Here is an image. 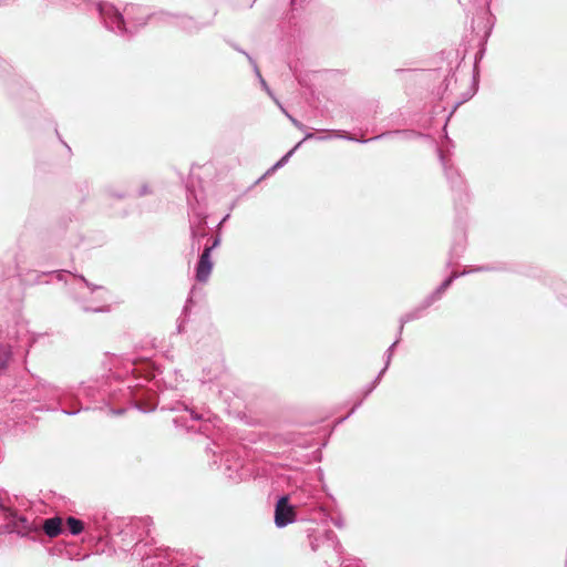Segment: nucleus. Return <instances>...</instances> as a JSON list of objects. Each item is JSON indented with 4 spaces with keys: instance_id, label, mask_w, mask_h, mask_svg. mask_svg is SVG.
Wrapping results in <instances>:
<instances>
[{
    "instance_id": "obj_1",
    "label": "nucleus",
    "mask_w": 567,
    "mask_h": 567,
    "mask_svg": "<svg viewBox=\"0 0 567 567\" xmlns=\"http://www.w3.org/2000/svg\"><path fill=\"white\" fill-rule=\"evenodd\" d=\"M96 532L101 538L103 534L109 537L110 543L123 551L135 547L137 555L142 557L143 567H198L197 564L188 561V557L184 551L171 550L169 548H156L153 554L142 551L143 546L140 545L141 537L150 535L153 524L151 517L131 518H113L107 522L105 515L101 520L95 517Z\"/></svg>"
},
{
    "instance_id": "obj_2",
    "label": "nucleus",
    "mask_w": 567,
    "mask_h": 567,
    "mask_svg": "<svg viewBox=\"0 0 567 567\" xmlns=\"http://www.w3.org/2000/svg\"><path fill=\"white\" fill-rule=\"evenodd\" d=\"M95 9L107 30L121 37H132V29L127 27V22L124 20L123 14L113 4L97 2L95 3Z\"/></svg>"
},
{
    "instance_id": "obj_3",
    "label": "nucleus",
    "mask_w": 567,
    "mask_h": 567,
    "mask_svg": "<svg viewBox=\"0 0 567 567\" xmlns=\"http://www.w3.org/2000/svg\"><path fill=\"white\" fill-rule=\"evenodd\" d=\"M296 520L295 507L289 503V496L282 495L277 499L275 506V525L284 528Z\"/></svg>"
},
{
    "instance_id": "obj_4",
    "label": "nucleus",
    "mask_w": 567,
    "mask_h": 567,
    "mask_svg": "<svg viewBox=\"0 0 567 567\" xmlns=\"http://www.w3.org/2000/svg\"><path fill=\"white\" fill-rule=\"evenodd\" d=\"M342 138L349 140V141H357L360 143H368L370 141L381 140L384 137H399L401 140H413L422 136L420 133L413 131V130H396V131H390L382 134H379L372 138L369 140H357L353 136L349 135L348 133H343L339 135Z\"/></svg>"
},
{
    "instance_id": "obj_5",
    "label": "nucleus",
    "mask_w": 567,
    "mask_h": 567,
    "mask_svg": "<svg viewBox=\"0 0 567 567\" xmlns=\"http://www.w3.org/2000/svg\"><path fill=\"white\" fill-rule=\"evenodd\" d=\"M167 23L184 30L187 33H193L200 30L204 24H198L193 18L181 14H164Z\"/></svg>"
},
{
    "instance_id": "obj_6",
    "label": "nucleus",
    "mask_w": 567,
    "mask_h": 567,
    "mask_svg": "<svg viewBox=\"0 0 567 567\" xmlns=\"http://www.w3.org/2000/svg\"><path fill=\"white\" fill-rule=\"evenodd\" d=\"M213 269L210 248H204L196 265V280L206 282Z\"/></svg>"
},
{
    "instance_id": "obj_7",
    "label": "nucleus",
    "mask_w": 567,
    "mask_h": 567,
    "mask_svg": "<svg viewBox=\"0 0 567 567\" xmlns=\"http://www.w3.org/2000/svg\"><path fill=\"white\" fill-rule=\"evenodd\" d=\"M470 271L452 272L429 297L422 302V308L427 309L433 302L439 300L444 291L452 285V282L462 275H466Z\"/></svg>"
},
{
    "instance_id": "obj_8",
    "label": "nucleus",
    "mask_w": 567,
    "mask_h": 567,
    "mask_svg": "<svg viewBox=\"0 0 567 567\" xmlns=\"http://www.w3.org/2000/svg\"><path fill=\"white\" fill-rule=\"evenodd\" d=\"M440 161L442 163V166L444 168L445 176L451 184V187L454 189H458L460 192L464 189V182L461 175L458 174L457 169H455L452 165L449 164V162L445 159V156L443 155L441 150H437Z\"/></svg>"
},
{
    "instance_id": "obj_9",
    "label": "nucleus",
    "mask_w": 567,
    "mask_h": 567,
    "mask_svg": "<svg viewBox=\"0 0 567 567\" xmlns=\"http://www.w3.org/2000/svg\"><path fill=\"white\" fill-rule=\"evenodd\" d=\"M39 527L40 530L42 529L48 537L54 538L62 533V519L58 516L47 518Z\"/></svg>"
},
{
    "instance_id": "obj_10",
    "label": "nucleus",
    "mask_w": 567,
    "mask_h": 567,
    "mask_svg": "<svg viewBox=\"0 0 567 567\" xmlns=\"http://www.w3.org/2000/svg\"><path fill=\"white\" fill-rule=\"evenodd\" d=\"M245 56L247 58V60L249 61L250 65L252 66L254 69V72L257 76V79L259 80L260 82V85L261 87L267 92V94L280 106L278 100L275 97L272 91L270 90V87L268 86L267 82L265 81V79L262 78L261 73H260V70L257 65V62L256 60L249 54V53H245Z\"/></svg>"
},
{
    "instance_id": "obj_11",
    "label": "nucleus",
    "mask_w": 567,
    "mask_h": 567,
    "mask_svg": "<svg viewBox=\"0 0 567 567\" xmlns=\"http://www.w3.org/2000/svg\"><path fill=\"white\" fill-rule=\"evenodd\" d=\"M323 538L328 547H331L338 555L342 554V546L333 530H324Z\"/></svg>"
},
{
    "instance_id": "obj_12",
    "label": "nucleus",
    "mask_w": 567,
    "mask_h": 567,
    "mask_svg": "<svg viewBox=\"0 0 567 567\" xmlns=\"http://www.w3.org/2000/svg\"><path fill=\"white\" fill-rule=\"evenodd\" d=\"M11 358V347L9 344L0 342V373L7 370Z\"/></svg>"
},
{
    "instance_id": "obj_13",
    "label": "nucleus",
    "mask_w": 567,
    "mask_h": 567,
    "mask_svg": "<svg viewBox=\"0 0 567 567\" xmlns=\"http://www.w3.org/2000/svg\"><path fill=\"white\" fill-rule=\"evenodd\" d=\"M425 309L422 308V305L420 307H417L416 309H414L413 311L409 312V313H405L404 316H402L400 318V327H399V334H402V331H403V327L405 323L412 321V320H415V319H419L421 318L422 316V312L424 311Z\"/></svg>"
},
{
    "instance_id": "obj_14",
    "label": "nucleus",
    "mask_w": 567,
    "mask_h": 567,
    "mask_svg": "<svg viewBox=\"0 0 567 567\" xmlns=\"http://www.w3.org/2000/svg\"><path fill=\"white\" fill-rule=\"evenodd\" d=\"M66 527L71 535H80L84 530V523L73 516L66 518Z\"/></svg>"
},
{
    "instance_id": "obj_15",
    "label": "nucleus",
    "mask_w": 567,
    "mask_h": 567,
    "mask_svg": "<svg viewBox=\"0 0 567 567\" xmlns=\"http://www.w3.org/2000/svg\"><path fill=\"white\" fill-rule=\"evenodd\" d=\"M206 236H207V234L205 230L199 231V230L195 229L194 226H190V237H192L190 249L193 252L195 250L198 251L200 249V239L205 238Z\"/></svg>"
},
{
    "instance_id": "obj_16",
    "label": "nucleus",
    "mask_w": 567,
    "mask_h": 567,
    "mask_svg": "<svg viewBox=\"0 0 567 567\" xmlns=\"http://www.w3.org/2000/svg\"><path fill=\"white\" fill-rule=\"evenodd\" d=\"M162 410H171V411L186 410V411H189L193 420L199 421L203 419V416L200 414H198L194 410L188 409L183 402H176L174 405H171V406L163 405Z\"/></svg>"
},
{
    "instance_id": "obj_17",
    "label": "nucleus",
    "mask_w": 567,
    "mask_h": 567,
    "mask_svg": "<svg viewBox=\"0 0 567 567\" xmlns=\"http://www.w3.org/2000/svg\"><path fill=\"white\" fill-rule=\"evenodd\" d=\"M134 408L143 413L153 412L156 409V403L154 400H147L145 402L135 399Z\"/></svg>"
},
{
    "instance_id": "obj_18",
    "label": "nucleus",
    "mask_w": 567,
    "mask_h": 567,
    "mask_svg": "<svg viewBox=\"0 0 567 567\" xmlns=\"http://www.w3.org/2000/svg\"><path fill=\"white\" fill-rule=\"evenodd\" d=\"M302 141L295 145L287 154H285L272 167L271 171H275L279 167H282L295 153V151L301 145Z\"/></svg>"
},
{
    "instance_id": "obj_19",
    "label": "nucleus",
    "mask_w": 567,
    "mask_h": 567,
    "mask_svg": "<svg viewBox=\"0 0 567 567\" xmlns=\"http://www.w3.org/2000/svg\"><path fill=\"white\" fill-rule=\"evenodd\" d=\"M134 10V6H131L130 8H126L125 9V13H126V17L128 19V23L130 24H133L134 27H143L146 24V19H135L134 21H131L132 18H131V11Z\"/></svg>"
},
{
    "instance_id": "obj_20",
    "label": "nucleus",
    "mask_w": 567,
    "mask_h": 567,
    "mask_svg": "<svg viewBox=\"0 0 567 567\" xmlns=\"http://www.w3.org/2000/svg\"><path fill=\"white\" fill-rule=\"evenodd\" d=\"M331 523L338 527V528H342L344 527V520H343V517L341 515H338V516H334V517H331Z\"/></svg>"
},
{
    "instance_id": "obj_21",
    "label": "nucleus",
    "mask_w": 567,
    "mask_h": 567,
    "mask_svg": "<svg viewBox=\"0 0 567 567\" xmlns=\"http://www.w3.org/2000/svg\"><path fill=\"white\" fill-rule=\"evenodd\" d=\"M280 109L285 112V114L289 117V120L291 121V123L299 130H303L305 126L301 122H299L298 120H296L295 117H292L290 114H288L285 109L280 105Z\"/></svg>"
},
{
    "instance_id": "obj_22",
    "label": "nucleus",
    "mask_w": 567,
    "mask_h": 567,
    "mask_svg": "<svg viewBox=\"0 0 567 567\" xmlns=\"http://www.w3.org/2000/svg\"><path fill=\"white\" fill-rule=\"evenodd\" d=\"M226 471H227L226 474L230 480L236 481V480L240 478V475L238 474V470L233 471L230 466H227Z\"/></svg>"
},
{
    "instance_id": "obj_23",
    "label": "nucleus",
    "mask_w": 567,
    "mask_h": 567,
    "mask_svg": "<svg viewBox=\"0 0 567 567\" xmlns=\"http://www.w3.org/2000/svg\"><path fill=\"white\" fill-rule=\"evenodd\" d=\"M79 278H80V279L85 284V286H86L87 288H90V289H91V291H92V292H93V291H95L96 289H101V288H102V287H100V286H94V285H92V284H91V282H89V281H87L83 276H79Z\"/></svg>"
},
{
    "instance_id": "obj_24",
    "label": "nucleus",
    "mask_w": 567,
    "mask_h": 567,
    "mask_svg": "<svg viewBox=\"0 0 567 567\" xmlns=\"http://www.w3.org/2000/svg\"><path fill=\"white\" fill-rule=\"evenodd\" d=\"M385 371H386V369H385V368H383V369L379 372V374L377 375V378L371 382V384H372V385H374V386L377 388V385L379 384V382H380V380H381V378H382V375L384 374V372H385Z\"/></svg>"
},
{
    "instance_id": "obj_25",
    "label": "nucleus",
    "mask_w": 567,
    "mask_h": 567,
    "mask_svg": "<svg viewBox=\"0 0 567 567\" xmlns=\"http://www.w3.org/2000/svg\"><path fill=\"white\" fill-rule=\"evenodd\" d=\"M385 371H386V369H385V368H383V369L379 372V374L377 375V378L371 382V384H372V385H374V386L377 388V385L379 384V382H380V380H381V378H382V375L384 374V372H385Z\"/></svg>"
},
{
    "instance_id": "obj_26",
    "label": "nucleus",
    "mask_w": 567,
    "mask_h": 567,
    "mask_svg": "<svg viewBox=\"0 0 567 567\" xmlns=\"http://www.w3.org/2000/svg\"><path fill=\"white\" fill-rule=\"evenodd\" d=\"M309 539L312 550H317L319 547L318 539L313 537L311 534L309 535Z\"/></svg>"
},
{
    "instance_id": "obj_27",
    "label": "nucleus",
    "mask_w": 567,
    "mask_h": 567,
    "mask_svg": "<svg viewBox=\"0 0 567 567\" xmlns=\"http://www.w3.org/2000/svg\"><path fill=\"white\" fill-rule=\"evenodd\" d=\"M220 244V239L219 237L217 236L216 238H214L212 245L209 246H206L205 248H210V252L213 251V249H215L218 245Z\"/></svg>"
},
{
    "instance_id": "obj_28",
    "label": "nucleus",
    "mask_w": 567,
    "mask_h": 567,
    "mask_svg": "<svg viewBox=\"0 0 567 567\" xmlns=\"http://www.w3.org/2000/svg\"><path fill=\"white\" fill-rule=\"evenodd\" d=\"M374 389H375V386L372 385L371 383L369 385H367V388L364 389V392H363V398H367L368 395H370Z\"/></svg>"
},
{
    "instance_id": "obj_29",
    "label": "nucleus",
    "mask_w": 567,
    "mask_h": 567,
    "mask_svg": "<svg viewBox=\"0 0 567 567\" xmlns=\"http://www.w3.org/2000/svg\"><path fill=\"white\" fill-rule=\"evenodd\" d=\"M400 341V337L388 348L386 352L390 353V355H393L394 348Z\"/></svg>"
},
{
    "instance_id": "obj_30",
    "label": "nucleus",
    "mask_w": 567,
    "mask_h": 567,
    "mask_svg": "<svg viewBox=\"0 0 567 567\" xmlns=\"http://www.w3.org/2000/svg\"><path fill=\"white\" fill-rule=\"evenodd\" d=\"M311 138L326 140L327 137H326V136L316 137V135H315L313 133H307V134L305 135L303 141H306V140H311Z\"/></svg>"
},
{
    "instance_id": "obj_31",
    "label": "nucleus",
    "mask_w": 567,
    "mask_h": 567,
    "mask_svg": "<svg viewBox=\"0 0 567 567\" xmlns=\"http://www.w3.org/2000/svg\"><path fill=\"white\" fill-rule=\"evenodd\" d=\"M148 186L147 185H144L141 187L140 192H138V195L140 196H143V195H146L148 193Z\"/></svg>"
},
{
    "instance_id": "obj_32",
    "label": "nucleus",
    "mask_w": 567,
    "mask_h": 567,
    "mask_svg": "<svg viewBox=\"0 0 567 567\" xmlns=\"http://www.w3.org/2000/svg\"><path fill=\"white\" fill-rule=\"evenodd\" d=\"M392 355L390 353L385 352V364L384 368L388 369L391 362Z\"/></svg>"
},
{
    "instance_id": "obj_33",
    "label": "nucleus",
    "mask_w": 567,
    "mask_h": 567,
    "mask_svg": "<svg viewBox=\"0 0 567 567\" xmlns=\"http://www.w3.org/2000/svg\"><path fill=\"white\" fill-rule=\"evenodd\" d=\"M85 311L101 312L104 308H84Z\"/></svg>"
},
{
    "instance_id": "obj_34",
    "label": "nucleus",
    "mask_w": 567,
    "mask_h": 567,
    "mask_svg": "<svg viewBox=\"0 0 567 567\" xmlns=\"http://www.w3.org/2000/svg\"><path fill=\"white\" fill-rule=\"evenodd\" d=\"M361 404H362V400H361V401H359V402H357V403L353 405V408L351 409V411H350V413L348 414V416H349V415H351V414H352V413H353V412H354V411H355V410H357Z\"/></svg>"
},
{
    "instance_id": "obj_35",
    "label": "nucleus",
    "mask_w": 567,
    "mask_h": 567,
    "mask_svg": "<svg viewBox=\"0 0 567 567\" xmlns=\"http://www.w3.org/2000/svg\"><path fill=\"white\" fill-rule=\"evenodd\" d=\"M79 411H68V410H63V413L64 414H68V415H74L76 414Z\"/></svg>"
},
{
    "instance_id": "obj_36",
    "label": "nucleus",
    "mask_w": 567,
    "mask_h": 567,
    "mask_svg": "<svg viewBox=\"0 0 567 567\" xmlns=\"http://www.w3.org/2000/svg\"><path fill=\"white\" fill-rule=\"evenodd\" d=\"M234 49L240 53H243L245 55V53H247L246 51H244L243 49H240V47H237V45H233Z\"/></svg>"
},
{
    "instance_id": "obj_37",
    "label": "nucleus",
    "mask_w": 567,
    "mask_h": 567,
    "mask_svg": "<svg viewBox=\"0 0 567 567\" xmlns=\"http://www.w3.org/2000/svg\"><path fill=\"white\" fill-rule=\"evenodd\" d=\"M113 413L117 414V415L123 414L124 413V409L114 410Z\"/></svg>"
},
{
    "instance_id": "obj_38",
    "label": "nucleus",
    "mask_w": 567,
    "mask_h": 567,
    "mask_svg": "<svg viewBox=\"0 0 567 567\" xmlns=\"http://www.w3.org/2000/svg\"><path fill=\"white\" fill-rule=\"evenodd\" d=\"M483 270H489V268H487V267H480V268L475 269V271H483Z\"/></svg>"
},
{
    "instance_id": "obj_39",
    "label": "nucleus",
    "mask_w": 567,
    "mask_h": 567,
    "mask_svg": "<svg viewBox=\"0 0 567 567\" xmlns=\"http://www.w3.org/2000/svg\"><path fill=\"white\" fill-rule=\"evenodd\" d=\"M62 278V272H58V279Z\"/></svg>"
},
{
    "instance_id": "obj_40",
    "label": "nucleus",
    "mask_w": 567,
    "mask_h": 567,
    "mask_svg": "<svg viewBox=\"0 0 567 567\" xmlns=\"http://www.w3.org/2000/svg\"><path fill=\"white\" fill-rule=\"evenodd\" d=\"M341 566L342 567H348V566L344 565V560L341 561Z\"/></svg>"
}]
</instances>
